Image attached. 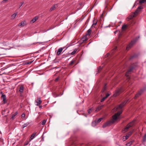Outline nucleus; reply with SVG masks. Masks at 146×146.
Segmentation results:
<instances>
[{
  "mask_svg": "<svg viewBox=\"0 0 146 146\" xmlns=\"http://www.w3.org/2000/svg\"><path fill=\"white\" fill-rule=\"evenodd\" d=\"M122 110H121L113 116L112 119L111 121H110L111 122V123H113L117 119L119 118V116L122 113Z\"/></svg>",
  "mask_w": 146,
  "mask_h": 146,
  "instance_id": "nucleus-1",
  "label": "nucleus"
},
{
  "mask_svg": "<svg viewBox=\"0 0 146 146\" xmlns=\"http://www.w3.org/2000/svg\"><path fill=\"white\" fill-rule=\"evenodd\" d=\"M135 120H133L131 122L129 123L126 126V127L123 129V131L125 133L131 127H132L135 123Z\"/></svg>",
  "mask_w": 146,
  "mask_h": 146,
  "instance_id": "nucleus-2",
  "label": "nucleus"
},
{
  "mask_svg": "<svg viewBox=\"0 0 146 146\" xmlns=\"http://www.w3.org/2000/svg\"><path fill=\"white\" fill-rule=\"evenodd\" d=\"M128 101V100L126 101L123 102L121 103L119 106L116 108H115L113 109L114 111H116L117 110H120L126 104L127 102Z\"/></svg>",
  "mask_w": 146,
  "mask_h": 146,
  "instance_id": "nucleus-3",
  "label": "nucleus"
},
{
  "mask_svg": "<svg viewBox=\"0 0 146 146\" xmlns=\"http://www.w3.org/2000/svg\"><path fill=\"white\" fill-rule=\"evenodd\" d=\"M122 91V88H120L117 89L115 91L113 94V96L115 97H116L118 95L121 94Z\"/></svg>",
  "mask_w": 146,
  "mask_h": 146,
  "instance_id": "nucleus-4",
  "label": "nucleus"
},
{
  "mask_svg": "<svg viewBox=\"0 0 146 146\" xmlns=\"http://www.w3.org/2000/svg\"><path fill=\"white\" fill-rule=\"evenodd\" d=\"M146 90L144 88L143 89H141L140 91H139L138 93L135 95V96L134 98L135 99L137 98L142 93V92Z\"/></svg>",
  "mask_w": 146,
  "mask_h": 146,
  "instance_id": "nucleus-5",
  "label": "nucleus"
},
{
  "mask_svg": "<svg viewBox=\"0 0 146 146\" xmlns=\"http://www.w3.org/2000/svg\"><path fill=\"white\" fill-rule=\"evenodd\" d=\"M143 9V7L141 6H140L138 7L136 11L134 12V14L135 15H137L141 11V10Z\"/></svg>",
  "mask_w": 146,
  "mask_h": 146,
  "instance_id": "nucleus-6",
  "label": "nucleus"
},
{
  "mask_svg": "<svg viewBox=\"0 0 146 146\" xmlns=\"http://www.w3.org/2000/svg\"><path fill=\"white\" fill-rule=\"evenodd\" d=\"M42 102V101H41L40 98H38L37 100H35V101L36 105V106H38L40 105L41 103Z\"/></svg>",
  "mask_w": 146,
  "mask_h": 146,
  "instance_id": "nucleus-7",
  "label": "nucleus"
},
{
  "mask_svg": "<svg viewBox=\"0 0 146 146\" xmlns=\"http://www.w3.org/2000/svg\"><path fill=\"white\" fill-rule=\"evenodd\" d=\"M134 68L135 67L133 66L131 67L126 72L125 74V76L128 78V77L129 76V74Z\"/></svg>",
  "mask_w": 146,
  "mask_h": 146,
  "instance_id": "nucleus-8",
  "label": "nucleus"
},
{
  "mask_svg": "<svg viewBox=\"0 0 146 146\" xmlns=\"http://www.w3.org/2000/svg\"><path fill=\"white\" fill-rule=\"evenodd\" d=\"M135 42L134 41H132L126 47V49L128 50L129 49V48L131 47L134 44Z\"/></svg>",
  "mask_w": 146,
  "mask_h": 146,
  "instance_id": "nucleus-9",
  "label": "nucleus"
},
{
  "mask_svg": "<svg viewBox=\"0 0 146 146\" xmlns=\"http://www.w3.org/2000/svg\"><path fill=\"white\" fill-rule=\"evenodd\" d=\"M65 47H64L63 48H60L58 49L57 52V55H60L61 54L63 49Z\"/></svg>",
  "mask_w": 146,
  "mask_h": 146,
  "instance_id": "nucleus-10",
  "label": "nucleus"
},
{
  "mask_svg": "<svg viewBox=\"0 0 146 146\" xmlns=\"http://www.w3.org/2000/svg\"><path fill=\"white\" fill-rule=\"evenodd\" d=\"M87 36L86 35L84 36L83 38L81 39L80 42H84L88 40L87 37Z\"/></svg>",
  "mask_w": 146,
  "mask_h": 146,
  "instance_id": "nucleus-11",
  "label": "nucleus"
},
{
  "mask_svg": "<svg viewBox=\"0 0 146 146\" xmlns=\"http://www.w3.org/2000/svg\"><path fill=\"white\" fill-rule=\"evenodd\" d=\"M36 133H34L31 135L29 138V141H31L36 136Z\"/></svg>",
  "mask_w": 146,
  "mask_h": 146,
  "instance_id": "nucleus-12",
  "label": "nucleus"
},
{
  "mask_svg": "<svg viewBox=\"0 0 146 146\" xmlns=\"http://www.w3.org/2000/svg\"><path fill=\"white\" fill-rule=\"evenodd\" d=\"M98 21L97 20L94 19L93 21V24L92 25L91 27H95V26H96L97 23Z\"/></svg>",
  "mask_w": 146,
  "mask_h": 146,
  "instance_id": "nucleus-13",
  "label": "nucleus"
},
{
  "mask_svg": "<svg viewBox=\"0 0 146 146\" xmlns=\"http://www.w3.org/2000/svg\"><path fill=\"white\" fill-rule=\"evenodd\" d=\"M111 123V122H110V121H108L104 124L103 125L102 127L103 128L105 127L106 126L110 125Z\"/></svg>",
  "mask_w": 146,
  "mask_h": 146,
  "instance_id": "nucleus-14",
  "label": "nucleus"
},
{
  "mask_svg": "<svg viewBox=\"0 0 146 146\" xmlns=\"http://www.w3.org/2000/svg\"><path fill=\"white\" fill-rule=\"evenodd\" d=\"M91 33V31L90 29H89L87 31L86 35L89 37Z\"/></svg>",
  "mask_w": 146,
  "mask_h": 146,
  "instance_id": "nucleus-15",
  "label": "nucleus"
},
{
  "mask_svg": "<svg viewBox=\"0 0 146 146\" xmlns=\"http://www.w3.org/2000/svg\"><path fill=\"white\" fill-rule=\"evenodd\" d=\"M58 7V5L57 4H55L52 7H51L50 9V11H52L54 9H55L56 8Z\"/></svg>",
  "mask_w": 146,
  "mask_h": 146,
  "instance_id": "nucleus-16",
  "label": "nucleus"
},
{
  "mask_svg": "<svg viewBox=\"0 0 146 146\" xmlns=\"http://www.w3.org/2000/svg\"><path fill=\"white\" fill-rule=\"evenodd\" d=\"M136 15H135L134 14V13H133L132 14L130 15L128 17V20H129L130 19H132L133 17L136 16Z\"/></svg>",
  "mask_w": 146,
  "mask_h": 146,
  "instance_id": "nucleus-17",
  "label": "nucleus"
},
{
  "mask_svg": "<svg viewBox=\"0 0 146 146\" xmlns=\"http://www.w3.org/2000/svg\"><path fill=\"white\" fill-rule=\"evenodd\" d=\"M38 16H36L33 18L31 21V23H34L38 19Z\"/></svg>",
  "mask_w": 146,
  "mask_h": 146,
  "instance_id": "nucleus-18",
  "label": "nucleus"
},
{
  "mask_svg": "<svg viewBox=\"0 0 146 146\" xmlns=\"http://www.w3.org/2000/svg\"><path fill=\"white\" fill-rule=\"evenodd\" d=\"M24 90V87L23 85H21L20 86L19 91L21 93H23Z\"/></svg>",
  "mask_w": 146,
  "mask_h": 146,
  "instance_id": "nucleus-19",
  "label": "nucleus"
},
{
  "mask_svg": "<svg viewBox=\"0 0 146 146\" xmlns=\"http://www.w3.org/2000/svg\"><path fill=\"white\" fill-rule=\"evenodd\" d=\"M25 21H22L21 23L19 24V27H23L25 25Z\"/></svg>",
  "mask_w": 146,
  "mask_h": 146,
  "instance_id": "nucleus-20",
  "label": "nucleus"
},
{
  "mask_svg": "<svg viewBox=\"0 0 146 146\" xmlns=\"http://www.w3.org/2000/svg\"><path fill=\"white\" fill-rule=\"evenodd\" d=\"M102 106H99L98 107H97L96 110H95L96 111L98 112V111H100V110H101L102 109Z\"/></svg>",
  "mask_w": 146,
  "mask_h": 146,
  "instance_id": "nucleus-21",
  "label": "nucleus"
},
{
  "mask_svg": "<svg viewBox=\"0 0 146 146\" xmlns=\"http://www.w3.org/2000/svg\"><path fill=\"white\" fill-rule=\"evenodd\" d=\"M29 124V122H27L24 123V125H22V127L23 128H24L25 127H27Z\"/></svg>",
  "mask_w": 146,
  "mask_h": 146,
  "instance_id": "nucleus-22",
  "label": "nucleus"
},
{
  "mask_svg": "<svg viewBox=\"0 0 146 146\" xmlns=\"http://www.w3.org/2000/svg\"><path fill=\"white\" fill-rule=\"evenodd\" d=\"M77 50L78 49L77 48H75L73 52L70 53V54L72 55L74 54L77 51Z\"/></svg>",
  "mask_w": 146,
  "mask_h": 146,
  "instance_id": "nucleus-23",
  "label": "nucleus"
},
{
  "mask_svg": "<svg viewBox=\"0 0 146 146\" xmlns=\"http://www.w3.org/2000/svg\"><path fill=\"white\" fill-rule=\"evenodd\" d=\"M128 137H128V135H126L125 136H124L123 137V141H125L126 140H127V139H128Z\"/></svg>",
  "mask_w": 146,
  "mask_h": 146,
  "instance_id": "nucleus-24",
  "label": "nucleus"
},
{
  "mask_svg": "<svg viewBox=\"0 0 146 146\" xmlns=\"http://www.w3.org/2000/svg\"><path fill=\"white\" fill-rule=\"evenodd\" d=\"M134 130H132V131H129V132H128L127 135H128V137H129V136L131 135L132 133H133V131Z\"/></svg>",
  "mask_w": 146,
  "mask_h": 146,
  "instance_id": "nucleus-25",
  "label": "nucleus"
},
{
  "mask_svg": "<svg viewBox=\"0 0 146 146\" xmlns=\"http://www.w3.org/2000/svg\"><path fill=\"white\" fill-rule=\"evenodd\" d=\"M18 114V112H16L13 114L11 118L12 119H14V117Z\"/></svg>",
  "mask_w": 146,
  "mask_h": 146,
  "instance_id": "nucleus-26",
  "label": "nucleus"
},
{
  "mask_svg": "<svg viewBox=\"0 0 146 146\" xmlns=\"http://www.w3.org/2000/svg\"><path fill=\"white\" fill-rule=\"evenodd\" d=\"M139 2L140 4H142L146 2V0H139Z\"/></svg>",
  "mask_w": 146,
  "mask_h": 146,
  "instance_id": "nucleus-27",
  "label": "nucleus"
},
{
  "mask_svg": "<svg viewBox=\"0 0 146 146\" xmlns=\"http://www.w3.org/2000/svg\"><path fill=\"white\" fill-rule=\"evenodd\" d=\"M16 15L17 14L16 13H14L12 15L11 19H14Z\"/></svg>",
  "mask_w": 146,
  "mask_h": 146,
  "instance_id": "nucleus-28",
  "label": "nucleus"
},
{
  "mask_svg": "<svg viewBox=\"0 0 146 146\" xmlns=\"http://www.w3.org/2000/svg\"><path fill=\"white\" fill-rule=\"evenodd\" d=\"M76 60H72L70 63L69 64V65H72L75 62Z\"/></svg>",
  "mask_w": 146,
  "mask_h": 146,
  "instance_id": "nucleus-29",
  "label": "nucleus"
},
{
  "mask_svg": "<svg viewBox=\"0 0 146 146\" xmlns=\"http://www.w3.org/2000/svg\"><path fill=\"white\" fill-rule=\"evenodd\" d=\"M127 26L126 25H123L121 27V29L122 30H124L127 27Z\"/></svg>",
  "mask_w": 146,
  "mask_h": 146,
  "instance_id": "nucleus-30",
  "label": "nucleus"
},
{
  "mask_svg": "<svg viewBox=\"0 0 146 146\" xmlns=\"http://www.w3.org/2000/svg\"><path fill=\"white\" fill-rule=\"evenodd\" d=\"M132 144V142L130 141L127 143L126 144V145L127 146H130Z\"/></svg>",
  "mask_w": 146,
  "mask_h": 146,
  "instance_id": "nucleus-31",
  "label": "nucleus"
},
{
  "mask_svg": "<svg viewBox=\"0 0 146 146\" xmlns=\"http://www.w3.org/2000/svg\"><path fill=\"white\" fill-rule=\"evenodd\" d=\"M46 121L45 120H43L41 122V124L42 125H44L46 123Z\"/></svg>",
  "mask_w": 146,
  "mask_h": 146,
  "instance_id": "nucleus-32",
  "label": "nucleus"
},
{
  "mask_svg": "<svg viewBox=\"0 0 146 146\" xmlns=\"http://www.w3.org/2000/svg\"><path fill=\"white\" fill-rule=\"evenodd\" d=\"M1 97L3 100L6 98V96L5 95L2 94L1 96Z\"/></svg>",
  "mask_w": 146,
  "mask_h": 146,
  "instance_id": "nucleus-33",
  "label": "nucleus"
},
{
  "mask_svg": "<svg viewBox=\"0 0 146 146\" xmlns=\"http://www.w3.org/2000/svg\"><path fill=\"white\" fill-rule=\"evenodd\" d=\"M106 97H103L100 100V102H103L106 99Z\"/></svg>",
  "mask_w": 146,
  "mask_h": 146,
  "instance_id": "nucleus-34",
  "label": "nucleus"
},
{
  "mask_svg": "<svg viewBox=\"0 0 146 146\" xmlns=\"http://www.w3.org/2000/svg\"><path fill=\"white\" fill-rule=\"evenodd\" d=\"M33 62V61H31L27 62L26 63V64H27V65L29 64H31Z\"/></svg>",
  "mask_w": 146,
  "mask_h": 146,
  "instance_id": "nucleus-35",
  "label": "nucleus"
},
{
  "mask_svg": "<svg viewBox=\"0 0 146 146\" xmlns=\"http://www.w3.org/2000/svg\"><path fill=\"white\" fill-rule=\"evenodd\" d=\"M143 141H146V134L144 135L143 138Z\"/></svg>",
  "mask_w": 146,
  "mask_h": 146,
  "instance_id": "nucleus-36",
  "label": "nucleus"
},
{
  "mask_svg": "<svg viewBox=\"0 0 146 146\" xmlns=\"http://www.w3.org/2000/svg\"><path fill=\"white\" fill-rule=\"evenodd\" d=\"M21 118L23 119L25 117V114L24 113L22 114L21 115Z\"/></svg>",
  "mask_w": 146,
  "mask_h": 146,
  "instance_id": "nucleus-37",
  "label": "nucleus"
},
{
  "mask_svg": "<svg viewBox=\"0 0 146 146\" xmlns=\"http://www.w3.org/2000/svg\"><path fill=\"white\" fill-rule=\"evenodd\" d=\"M72 44H67V45H66V49L67 48L70 46L72 45Z\"/></svg>",
  "mask_w": 146,
  "mask_h": 146,
  "instance_id": "nucleus-38",
  "label": "nucleus"
},
{
  "mask_svg": "<svg viewBox=\"0 0 146 146\" xmlns=\"http://www.w3.org/2000/svg\"><path fill=\"white\" fill-rule=\"evenodd\" d=\"M92 110V109H90L89 110H88V114H90L91 112V111Z\"/></svg>",
  "mask_w": 146,
  "mask_h": 146,
  "instance_id": "nucleus-39",
  "label": "nucleus"
},
{
  "mask_svg": "<svg viewBox=\"0 0 146 146\" xmlns=\"http://www.w3.org/2000/svg\"><path fill=\"white\" fill-rule=\"evenodd\" d=\"M102 118H100L98 120V121H97V122H98V123L100 122L101 121H102Z\"/></svg>",
  "mask_w": 146,
  "mask_h": 146,
  "instance_id": "nucleus-40",
  "label": "nucleus"
},
{
  "mask_svg": "<svg viewBox=\"0 0 146 146\" xmlns=\"http://www.w3.org/2000/svg\"><path fill=\"white\" fill-rule=\"evenodd\" d=\"M3 102L4 104H5L7 102L6 98L3 99Z\"/></svg>",
  "mask_w": 146,
  "mask_h": 146,
  "instance_id": "nucleus-41",
  "label": "nucleus"
},
{
  "mask_svg": "<svg viewBox=\"0 0 146 146\" xmlns=\"http://www.w3.org/2000/svg\"><path fill=\"white\" fill-rule=\"evenodd\" d=\"M110 94H106V96H105V97L106 98H107L108 97L110 96Z\"/></svg>",
  "mask_w": 146,
  "mask_h": 146,
  "instance_id": "nucleus-42",
  "label": "nucleus"
},
{
  "mask_svg": "<svg viewBox=\"0 0 146 146\" xmlns=\"http://www.w3.org/2000/svg\"><path fill=\"white\" fill-rule=\"evenodd\" d=\"M24 3V2H23L21 3V5L19 6V8H20L22 5Z\"/></svg>",
  "mask_w": 146,
  "mask_h": 146,
  "instance_id": "nucleus-43",
  "label": "nucleus"
},
{
  "mask_svg": "<svg viewBox=\"0 0 146 146\" xmlns=\"http://www.w3.org/2000/svg\"><path fill=\"white\" fill-rule=\"evenodd\" d=\"M59 79V77L57 78L55 80V81L56 82Z\"/></svg>",
  "mask_w": 146,
  "mask_h": 146,
  "instance_id": "nucleus-44",
  "label": "nucleus"
},
{
  "mask_svg": "<svg viewBox=\"0 0 146 146\" xmlns=\"http://www.w3.org/2000/svg\"><path fill=\"white\" fill-rule=\"evenodd\" d=\"M117 49V47L115 46L113 49V51H115V50Z\"/></svg>",
  "mask_w": 146,
  "mask_h": 146,
  "instance_id": "nucleus-45",
  "label": "nucleus"
},
{
  "mask_svg": "<svg viewBox=\"0 0 146 146\" xmlns=\"http://www.w3.org/2000/svg\"><path fill=\"white\" fill-rule=\"evenodd\" d=\"M102 68H103V67H101L100 66L99 67V70H98V72H100V71H99L100 70H101L102 69Z\"/></svg>",
  "mask_w": 146,
  "mask_h": 146,
  "instance_id": "nucleus-46",
  "label": "nucleus"
},
{
  "mask_svg": "<svg viewBox=\"0 0 146 146\" xmlns=\"http://www.w3.org/2000/svg\"><path fill=\"white\" fill-rule=\"evenodd\" d=\"M8 0H3V3H5L8 1Z\"/></svg>",
  "mask_w": 146,
  "mask_h": 146,
  "instance_id": "nucleus-47",
  "label": "nucleus"
},
{
  "mask_svg": "<svg viewBox=\"0 0 146 146\" xmlns=\"http://www.w3.org/2000/svg\"><path fill=\"white\" fill-rule=\"evenodd\" d=\"M110 54L109 53H108L107 54V55L108 56V55H109Z\"/></svg>",
  "mask_w": 146,
  "mask_h": 146,
  "instance_id": "nucleus-48",
  "label": "nucleus"
},
{
  "mask_svg": "<svg viewBox=\"0 0 146 146\" xmlns=\"http://www.w3.org/2000/svg\"><path fill=\"white\" fill-rule=\"evenodd\" d=\"M28 144V143H26V144H25V145H27Z\"/></svg>",
  "mask_w": 146,
  "mask_h": 146,
  "instance_id": "nucleus-49",
  "label": "nucleus"
},
{
  "mask_svg": "<svg viewBox=\"0 0 146 146\" xmlns=\"http://www.w3.org/2000/svg\"><path fill=\"white\" fill-rule=\"evenodd\" d=\"M94 123H95V122H92V124H93Z\"/></svg>",
  "mask_w": 146,
  "mask_h": 146,
  "instance_id": "nucleus-50",
  "label": "nucleus"
},
{
  "mask_svg": "<svg viewBox=\"0 0 146 146\" xmlns=\"http://www.w3.org/2000/svg\"><path fill=\"white\" fill-rule=\"evenodd\" d=\"M116 31H115V32H114V33H115H115H116Z\"/></svg>",
  "mask_w": 146,
  "mask_h": 146,
  "instance_id": "nucleus-51",
  "label": "nucleus"
},
{
  "mask_svg": "<svg viewBox=\"0 0 146 146\" xmlns=\"http://www.w3.org/2000/svg\"><path fill=\"white\" fill-rule=\"evenodd\" d=\"M38 42H36L35 43H38Z\"/></svg>",
  "mask_w": 146,
  "mask_h": 146,
  "instance_id": "nucleus-52",
  "label": "nucleus"
},
{
  "mask_svg": "<svg viewBox=\"0 0 146 146\" xmlns=\"http://www.w3.org/2000/svg\"><path fill=\"white\" fill-rule=\"evenodd\" d=\"M40 108H41V107L40 106Z\"/></svg>",
  "mask_w": 146,
  "mask_h": 146,
  "instance_id": "nucleus-53",
  "label": "nucleus"
},
{
  "mask_svg": "<svg viewBox=\"0 0 146 146\" xmlns=\"http://www.w3.org/2000/svg\"><path fill=\"white\" fill-rule=\"evenodd\" d=\"M40 108H41V107L40 106Z\"/></svg>",
  "mask_w": 146,
  "mask_h": 146,
  "instance_id": "nucleus-54",
  "label": "nucleus"
}]
</instances>
